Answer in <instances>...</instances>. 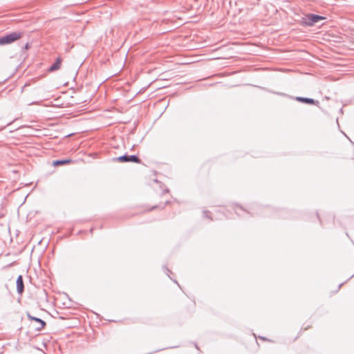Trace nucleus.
<instances>
[{
  "label": "nucleus",
  "mask_w": 354,
  "mask_h": 354,
  "mask_svg": "<svg viewBox=\"0 0 354 354\" xmlns=\"http://www.w3.org/2000/svg\"><path fill=\"white\" fill-rule=\"evenodd\" d=\"M118 162H133L136 163L140 162V159L136 155H123L115 158Z\"/></svg>",
  "instance_id": "obj_2"
},
{
  "label": "nucleus",
  "mask_w": 354,
  "mask_h": 354,
  "mask_svg": "<svg viewBox=\"0 0 354 354\" xmlns=\"http://www.w3.org/2000/svg\"><path fill=\"white\" fill-rule=\"evenodd\" d=\"M16 283L17 292L21 294L24 290V281L21 275L17 277Z\"/></svg>",
  "instance_id": "obj_5"
},
{
  "label": "nucleus",
  "mask_w": 354,
  "mask_h": 354,
  "mask_svg": "<svg viewBox=\"0 0 354 354\" xmlns=\"http://www.w3.org/2000/svg\"><path fill=\"white\" fill-rule=\"evenodd\" d=\"M71 162V159L57 160L53 162V165L58 166L65 165Z\"/></svg>",
  "instance_id": "obj_7"
},
{
  "label": "nucleus",
  "mask_w": 354,
  "mask_h": 354,
  "mask_svg": "<svg viewBox=\"0 0 354 354\" xmlns=\"http://www.w3.org/2000/svg\"><path fill=\"white\" fill-rule=\"evenodd\" d=\"M25 48H26V49L29 48V44H26V46H25Z\"/></svg>",
  "instance_id": "obj_12"
},
{
  "label": "nucleus",
  "mask_w": 354,
  "mask_h": 354,
  "mask_svg": "<svg viewBox=\"0 0 354 354\" xmlns=\"http://www.w3.org/2000/svg\"><path fill=\"white\" fill-rule=\"evenodd\" d=\"M203 213L207 216V217H209V216L207 215V212H204Z\"/></svg>",
  "instance_id": "obj_13"
},
{
  "label": "nucleus",
  "mask_w": 354,
  "mask_h": 354,
  "mask_svg": "<svg viewBox=\"0 0 354 354\" xmlns=\"http://www.w3.org/2000/svg\"><path fill=\"white\" fill-rule=\"evenodd\" d=\"M319 102L317 100L311 98V104H317Z\"/></svg>",
  "instance_id": "obj_9"
},
{
  "label": "nucleus",
  "mask_w": 354,
  "mask_h": 354,
  "mask_svg": "<svg viewBox=\"0 0 354 354\" xmlns=\"http://www.w3.org/2000/svg\"><path fill=\"white\" fill-rule=\"evenodd\" d=\"M342 286V283H340L338 286V288H339Z\"/></svg>",
  "instance_id": "obj_14"
},
{
  "label": "nucleus",
  "mask_w": 354,
  "mask_h": 354,
  "mask_svg": "<svg viewBox=\"0 0 354 354\" xmlns=\"http://www.w3.org/2000/svg\"><path fill=\"white\" fill-rule=\"evenodd\" d=\"M326 21V17L311 13V28L317 24L321 23L320 26L324 25Z\"/></svg>",
  "instance_id": "obj_3"
},
{
  "label": "nucleus",
  "mask_w": 354,
  "mask_h": 354,
  "mask_svg": "<svg viewBox=\"0 0 354 354\" xmlns=\"http://www.w3.org/2000/svg\"><path fill=\"white\" fill-rule=\"evenodd\" d=\"M239 210L243 211V209L241 207H237V208L235 209L236 213L237 214H239Z\"/></svg>",
  "instance_id": "obj_10"
},
{
  "label": "nucleus",
  "mask_w": 354,
  "mask_h": 354,
  "mask_svg": "<svg viewBox=\"0 0 354 354\" xmlns=\"http://www.w3.org/2000/svg\"><path fill=\"white\" fill-rule=\"evenodd\" d=\"M295 99L299 102L310 104V97H297Z\"/></svg>",
  "instance_id": "obj_8"
},
{
  "label": "nucleus",
  "mask_w": 354,
  "mask_h": 354,
  "mask_svg": "<svg viewBox=\"0 0 354 354\" xmlns=\"http://www.w3.org/2000/svg\"><path fill=\"white\" fill-rule=\"evenodd\" d=\"M21 33L17 32H12L10 34L0 37V45L10 44L15 41L20 39Z\"/></svg>",
  "instance_id": "obj_1"
},
{
  "label": "nucleus",
  "mask_w": 354,
  "mask_h": 354,
  "mask_svg": "<svg viewBox=\"0 0 354 354\" xmlns=\"http://www.w3.org/2000/svg\"><path fill=\"white\" fill-rule=\"evenodd\" d=\"M169 272H171V271H170L168 268H165V273H166L168 276H169Z\"/></svg>",
  "instance_id": "obj_11"
},
{
  "label": "nucleus",
  "mask_w": 354,
  "mask_h": 354,
  "mask_svg": "<svg viewBox=\"0 0 354 354\" xmlns=\"http://www.w3.org/2000/svg\"><path fill=\"white\" fill-rule=\"evenodd\" d=\"M28 317L30 319L34 320L39 324V326L36 327L37 330H41L46 326V322L39 318L33 317V316L30 315V314H28Z\"/></svg>",
  "instance_id": "obj_4"
},
{
  "label": "nucleus",
  "mask_w": 354,
  "mask_h": 354,
  "mask_svg": "<svg viewBox=\"0 0 354 354\" xmlns=\"http://www.w3.org/2000/svg\"><path fill=\"white\" fill-rule=\"evenodd\" d=\"M61 64H62V59L59 57H58L56 59L55 62L50 66L48 71L50 72L55 71L60 68Z\"/></svg>",
  "instance_id": "obj_6"
},
{
  "label": "nucleus",
  "mask_w": 354,
  "mask_h": 354,
  "mask_svg": "<svg viewBox=\"0 0 354 354\" xmlns=\"http://www.w3.org/2000/svg\"><path fill=\"white\" fill-rule=\"evenodd\" d=\"M195 346L197 349H198V346L196 344H195Z\"/></svg>",
  "instance_id": "obj_15"
}]
</instances>
